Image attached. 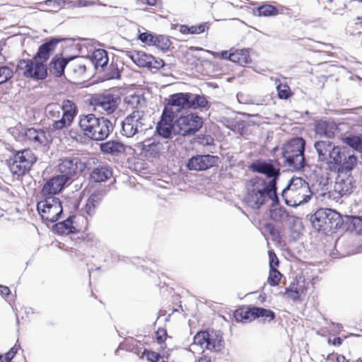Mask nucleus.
Segmentation results:
<instances>
[{
    "label": "nucleus",
    "mask_w": 362,
    "mask_h": 362,
    "mask_svg": "<svg viewBox=\"0 0 362 362\" xmlns=\"http://www.w3.org/2000/svg\"><path fill=\"white\" fill-rule=\"evenodd\" d=\"M250 169L270 178L267 182L262 177H255L246 183L244 201L250 208L259 209L276 197V180L279 175V170L272 160H257L252 163Z\"/></svg>",
    "instance_id": "nucleus-1"
},
{
    "label": "nucleus",
    "mask_w": 362,
    "mask_h": 362,
    "mask_svg": "<svg viewBox=\"0 0 362 362\" xmlns=\"http://www.w3.org/2000/svg\"><path fill=\"white\" fill-rule=\"evenodd\" d=\"M170 127L167 132L162 129L160 126V121L156 125V132L165 139H172L173 135H181L183 136L195 134L203 124L202 119L195 113H189L175 118L170 122Z\"/></svg>",
    "instance_id": "nucleus-2"
},
{
    "label": "nucleus",
    "mask_w": 362,
    "mask_h": 362,
    "mask_svg": "<svg viewBox=\"0 0 362 362\" xmlns=\"http://www.w3.org/2000/svg\"><path fill=\"white\" fill-rule=\"evenodd\" d=\"M45 112L48 119L52 121V129L62 130L72 124L78 110L73 101L64 100L62 105L57 103L47 105Z\"/></svg>",
    "instance_id": "nucleus-3"
},
{
    "label": "nucleus",
    "mask_w": 362,
    "mask_h": 362,
    "mask_svg": "<svg viewBox=\"0 0 362 362\" xmlns=\"http://www.w3.org/2000/svg\"><path fill=\"white\" fill-rule=\"evenodd\" d=\"M78 126L86 137L94 141L105 140L113 130V125L109 119L98 117L93 114L81 115Z\"/></svg>",
    "instance_id": "nucleus-4"
},
{
    "label": "nucleus",
    "mask_w": 362,
    "mask_h": 362,
    "mask_svg": "<svg viewBox=\"0 0 362 362\" xmlns=\"http://www.w3.org/2000/svg\"><path fill=\"white\" fill-rule=\"evenodd\" d=\"M317 153L318 159L325 162L330 170H336L343 158L350 151V148L345 146H337L330 141H319L314 144Z\"/></svg>",
    "instance_id": "nucleus-5"
},
{
    "label": "nucleus",
    "mask_w": 362,
    "mask_h": 362,
    "mask_svg": "<svg viewBox=\"0 0 362 362\" xmlns=\"http://www.w3.org/2000/svg\"><path fill=\"white\" fill-rule=\"evenodd\" d=\"M311 195L308 183L301 177H293L282 192V197L286 204L293 207L308 202Z\"/></svg>",
    "instance_id": "nucleus-6"
},
{
    "label": "nucleus",
    "mask_w": 362,
    "mask_h": 362,
    "mask_svg": "<svg viewBox=\"0 0 362 362\" xmlns=\"http://www.w3.org/2000/svg\"><path fill=\"white\" fill-rule=\"evenodd\" d=\"M190 93H176L170 96L165 106L160 119V126L162 129L167 132L170 127V122L177 117L178 113L182 109L189 108Z\"/></svg>",
    "instance_id": "nucleus-7"
},
{
    "label": "nucleus",
    "mask_w": 362,
    "mask_h": 362,
    "mask_svg": "<svg viewBox=\"0 0 362 362\" xmlns=\"http://www.w3.org/2000/svg\"><path fill=\"white\" fill-rule=\"evenodd\" d=\"M305 141L299 137L287 142L283 147L285 165L291 170H299L305 165L304 148Z\"/></svg>",
    "instance_id": "nucleus-8"
},
{
    "label": "nucleus",
    "mask_w": 362,
    "mask_h": 362,
    "mask_svg": "<svg viewBox=\"0 0 362 362\" xmlns=\"http://www.w3.org/2000/svg\"><path fill=\"white\" fill-rule=\"evenodd\" d=\"M223 346L222 335L218 332H199L194 337L193 343L190 347L192 351H218Z\"/></svg>",
    "instance_id": "nucleus-9"
},
{
    "label": "nucleus",
    "mask_w": 362,
    "mask_h": 362,
    "mask_svg": "<svg viewBox=\"0 0 362 362\" xmlns=\"http://www.w3.org/2000/svg\"><path fill=\"white\" fill-rule=\"evenodd\" d=\"M147 122L148 118L143 111H133L122 122V134L127 137H132L148 129Z\"/></svg>",
    "instance_id": "nucleus-10"
},
{
    "label": "nucleus",
    "mask_w": 362,
    "mask_h": 362,
    "mask_svg": "<svg viewBox=\"0 0 362 362\" xmlns=\"http://www.w3.org/2000/svg\"><path fill=\"white\" fill-rule=\"evenodd\" d=\"M37 211L42 218L49 222H55L62 214V203L58 197L49 196L37 203Z\"/></svg>",
    "instance_id": "nucleus-11"
},
{
    "label": "nucleus",
    "mask_w": 362,
    "mask_h": 362,
    "mask_svg": "<svg viewBox=\"0 0 362 362\" xmlns=\"http://www.w3.org/2000/svg\"><path fill=\"white\" fill-rule=\"evenodd\" d=\"M35 161L36 157L31 150L25 149L18 151L9 163L10 171L13 175H23L30 169Z\"/></svg>",
    "instance_id": "nucleus-12"
},
{
    "label": "nucleus",
    "mask_w": 362,
    "mask_h": 362,
    "mask_svg": "<svg viewBox=\"0 0 362 362\" xmlns=\"http://www.w3.org/2000/svg\"><path fill=\"white\" fill-rule=\"evenodd\" d=\"M18 69L26 78L39 80L45 78L47 75V66L37 58L20 61Z\"/></svg>",
    "instance_id": "nucleus-13"
},
{
    "label": "nucleus",
    "mask_w": 362,
    "mask_h": 362,
    "mask_svg": "<svg viewBox=\"0 0 362 362\" xmlns=\"http://www.w3.org/2000/svg\"><path fill=\"white\" fill-rule=\"evenodd\" d=\"M354 187V180L351 175L338 174L333 189L329 192V197L338 202L341 197L350 195Z\"/></svg>",
    "instance_id": "nucleus-14"
},
{
    "label": "nucleus",
    "mask_w": 362,
    "mask_h": 362,
    "mask_svg": "<svg viewBox=\"0 0 362 362\" xmlns=\"http://www.w3.org/2000/svg\"><path fill=\"white\" fill-rule=\"evenodd\" d=\"M172 146V143L151 142L149 140L136 143L134 151H139L140 154L147 158H159L166 149Z\"/></svg>",
    "instance_id": "nucleus-15"
},
{
    "label": "nucleus",
    "mask_w": 362,
    "mask_h": 362,
    "mask_svg": "<svg viewBox=\"0 0 362 362\" xmlns=\"http://www.w3.org/2000/svg\"><path fill=\"white\" fill-rule=\"evenodd\" d=\"M234 317L237 322L243 323L250 322L257 317H262L270 321L274 319V313L269 310L253 307L236 310L234 313Z\"/></svg>",
    "instance_id": "nucleus-16"
},
{
    "label": "nucleus",
    "mask_w": 362,
    "mask_h": 362,
    "mask_svg": "<svg viewBox=\"0 0 362 362\" xmlns=\"http://www.w3.org/2000/svg\"><path fill=\"white\" fill-rule=\"evenodd\" d=\"M339 214L329 209H318L313 215V226L317 230L327 231L333 228Z\"/></svg>",
    "instance_id": "nucleus-17"
},
{
    "label": "nucleus",
    "mask_w": 362,
    "mask_h": 362,
    "mask_svg": "<svg viewBox=\"0 0 362 362\" xmlns=\"http://www.w3.org/2000/svg\"><path fill=\"white\" fill-rule=\"evenodd\" d=\"M86 168L85 163L82 162L78 157H67L61 160L58 165L60 176L66 178L68 181L72 176L81 173Z\"/></svg>",
    "instance_id": "nucleus-18"
},
{
    "label": "nucleus",
    "mask_w": 362,
    "mask_h": 362,
    "mask_svg": "<svg viewBox=\"0 0 362 362\" xmlns=\"http://www.w3.org/2000/svg\"><path fill=\"white\" fill-rule=\"evenodd\" d=\"M132 62L140 67L159 69L164 66V62L160 59H156L151 54L142 51H134L129 55Z\"/></svg>",
    "instance_id": "nucleus-19"
},
{
    "label": "nucleus",
    "mask_w": 362,
    "mask_h": 362,
    "mask_svg": "<svg viewBox=\"0 0 362 362\" xmlns=\"http://www.w3.org/2000/svg\"><path fill=\"white\" fill-rule=\"evenodd\" d=\"M218 160L217 156L211 155H198L193 156L187 163V168L190 170L201 171L215 166Z\"/></svg>",
    "instance_id": "nucleus-20"
},
{
    "label": "nucleus",
    "mask_w": 362,
    "mask_h": 362,
    "mask_svg": "<svg viewBox=\"0 0 362 362\" xmlns=\"http://www.w3.org/2000/svg\"><path fill=\"white\" fill-rule=\"evenodd\" d=\"M67 181L63 176L57 175L47 180L41 190V194L47 197L59 193Z\"/></svg>",
    "instance_id": "nucleus-21"
},
{
    "label": "nucleus",
    "mask_w": 362,
    "mask_h": 362,
    "mask_svg": "<svg viewBox=\"0 0 362 362\" xmlns=\"http://www.w3.org/2000/svg\"><path fill=\"white\" fill-rule=\"evenodd\" d=\"M118 98L112 95L107 94L100 96L95 104V107L102 113L110 115L117 107Z\"/></svg>",
    "instance_id": "nucleus-22"
},
{
    "label": "nucleus",
    "mask_w": 362,
    "mask_h": 362,
    "mask_svg": "<svg viewBox=\"0 0 362 362\" xmlns=\"http://www.w3.org/2000/svg\"><path fill=\"white\" fill-rule=\"evenodd\" d=\"M25 136L35 146H47L52 141L50 134L42 129L30 128L25 132Z\"/></svg>",
    "instance_id": "nucleus-23"
},
{
    "label": "nucleus",
    "mask_w": 362,
    "mask_h": 362,
    "mask_svg": "<svg viewBox=\"0 0 362 362\" xmlns=\"http://www.w3.org/2000/svg\"><path fill=\"white\" fill-rule=\"evenodd\" d=\"M307 290L305 279L302 277L296 278L286 288L285 295L293 300L298 299Z\"/></svg>",
    "instance_id": "nucleus-24"
},
{
    "label": "nucleus",
    "mask_w": 362,
    "mask_h": 362,
    "mask_svg": "<svg viewBox=\"0 0 362 362\" xmlns=\"http://www.w3.org/2000/svg\"><path fill=\"white\" fill-rule=\"evenodd\" d=\"M352 151L350 149L346 156L343 158V160L340 162L339 166L333 171L337 172L338 174L350 175L349 173L356 167L358 162L357 157Z\"/></svg>",
    "instance_id": "nucleus-25"
},
{
    "label": "nucleus",
    "mask_w": 362,
    "mask_h": 362,
    "mask_svg": "<svg viewBox=\"0 0 362 362\" xmlns=\"http://www.w3.org/2000/svg\"><path fill=\"white\" fill-rule=\"evenodd\" d=\"M337 129V124L333 120L321 119L315 124L316 134L328 138L333 137Z\"/></svg>",
    "instance_id": "nucleus-26"
},
{
    "label": "nucleus",
    "mask_w": 362,
    "mask_h": 362,
    "mask_svg": "<svg viewBox=\"0 0 362 362\" xmlns=\"http://www.w3.org/2000/svg\"><path fill=\"white\" fill-rule=\"evenodd\" d=\"M104 194L103 192H95L87 199L83 209L85 213L92 216L95 214L97 207L99 206Z\"/></svg>",
    "instance_id": "nucleus-27"
},
{
    "label": "nucleus",
    "mask_w": 362,
    "mask_h": 362,
    "mask_svg": "<svg viewBox=\"0 0 362 362\" xmlns=\"http://www.w3.org/2000/svg\"><path fill=\"white\" fill-rule=\"evenodd\" d=\"M112 175V169L107 165H101L95 168L90 173V180L94 182H105Z\"/></svg>",
    "instance_id": "nucleus-28"
},
{
    "label": "nucleus",
    "mask_w": 362,
    "mask_h": 362,
    "mask_svg": "<svg viewBox=\"0 0 362 362\" xmlns=\"http://www.w3.org/2000/svg\"><path fill=\"white\" fill-rule=\"evenodd\" d=\"M69 60L59 56H55L49 64V71L56 77H60L64 71V68Z\"/></svg>",
    "instance_id": "nucleus-29"
},
{
    "label": "nucleus",
    "mask_w": 362,
    "mask_h": 362,
    "mask_svg": "<svg viewBox=\"0 0 362 362\" xmlns=\"http://www.w3.org/2000/svg\"><path fill=\"white\" fill-rule=\"evenodd\" d=\"M228 59L241 66H246L251 62V59L247 49L235 50L229 54Z\"/></svg>",
    "instance_id": "nucleus-30"
},
{
    "label": "nucleus",
    "mask_w": 362,
    "mask_h": 362,
    "mask_svg": "<svg viewBox=\"0 0 362 362\" xmlns=\"http://www.w3.org/2000/svg\"><path fill=\"white\" fill-rule=\"evenodd\" d=\"M108 57L105 50L97 49L93 52L92 55V62L96 69H103L108 63Z\"/></svg>",
    "instance_id": "nucleus-31"
},
{
    "label": "nucleus",
    "mask_w": 362,
    "mask_h": 362,
    "mask_svg": "<svg viewBox=\"0 0 362 362\" xmlns=\"http://www.w3.org/2000/svg\"><path fill=\"white\" fill-rule=\"evenodd\" d=\"M100 149L103 152L110 154H117L124 151V145L115 141H110L102 144Z\"/></svg>",
    "instance_id": "nucleus-32"
},
{
    "label": "nucleus",
    "mask_w": 362,
    "mask_h": 362,
    "mask_svg": "<svg viewBox=\"0 0 362 362\" xmlns=\"http://www.w3.org/2000/svg\"><path fill=\"white\" fill-rule=\"evenodd\" d=\"M56 43L57 42H49L41 45L37 54L33 58H37L38 61H42L45 64V62L49 59Z\"/></svg>",
    "instance_id": "nucleus-33"
},
{
    "label": "nucleus",
    "mask_w": 362,
    "mask_h": 362,
    "mask_svg": "<svg viewBox=\"0 0 362 362\" xmlns=\"http://www.w3.org/2000/svg\"><path fill=\"white\" fill-rule=\"evenodd\" d=\"M208 100L204 95H194L189 99V108H204L208 106Z\"/></svg>",
    "instance_id": "nucleus-34"
},
{
    "label": "nucleus",
    "mask_w": 362,
    "mask_h": 362,
    "mask_svg": "<svg viewBox=\"0 0 362 362\" xmlns=\"http://www.w3.org/2000/svg\"><path fill=\"white\" fill-rule=\"evenodd\" d=\"M288 222L290 225L291 230L297 235H299L303 231V225L301 218L295 216H289Z\"/></svg>",
    "instance_id": "nucleus-35"
},
{
    "label": "nucleus",
    "mask_w": 362,
    "mask_h": 362,
    "mask_svg": "<svg viewBox=\"0 0 362 362\" xmlns=\"http://www.w3.org/2000/svg\"><path fill=\"white\" fill-rule=\"evenodd\" d=\"M171 42L168 37L165 35H155L153 46L161 50H167L170 47Z\"/></svg>",
    "instance_id": "nucleus-36"
},
{
    "label": "nucleus",
    "mask_w": 362,
    "mask_h": 362,
    "mask_svg": "<svg viewBox=\"0 0 362 362\" xmlns=\"http://www.w3.org/2000/svg\"><path fill=\"white\" fill-rule=\"evenodd\" d=\"M56 230L61 233H70L75 230L70 218L55 225Z\"/></svg>",
    "instance_id": "nucleus-37"
},
{
    "label": "nucleus",
    "mask_w": 362,
    "mask_h": 362,
    "mask_svg": "<svg viewBox=\"0 0 362 362\" xmlns=\"http://www.w3.org/2000/svg\"><path fill=\"white\" fill-rule=\"evenodd\" d=\"M278 14V9L270 4H264L258 8V15L259 16H272Z\"/></svg>",
    "instance_id": "nucleus-38"
},
{
    "label": "nucleus",
    "mask_w": 362,
    "mask_h": 362,
    "mask_svg": "<svg viewBox=\"0 0 362 362\" xmlns=\"http://www.w3.org/2000/svg\"><path fill=\"white\" fill-rule=\"evenodd\" d=\"M282 277V274L276 269H270L267 282L270 286H277Z\"/></svg>",
    "instance_id": "nucleus-39"
},
{
    "label": "nucleus",
    "mask_w": 362,
    "mask_h": 362,
    "mask_svg": "<svg viewBox=\"0 0 362 362\" xmlns=\"http://www.w3.org/2000/svg\"><path fill=\"white\" fill-rule=\"evenodd\" d=\"M13 76L11 69L6 66H0V84L6 83Z\"/></svg>",
    "instance_id": "nucleus-40"
},
{
    "label": "nucleus",
    "mask_w": 362,
    "mask_h": 362,
    "mask_svg": "<svg viewBox=\"0 0 362 362\" xmlns=\"http://www.w3.org/2000/svg\"><path fill=\"white\" fill-rule=\"evenodd\" d=\"M45 5L49 8V12H57L62 8L64 1L62 0H47L45 1Z\"/></svg>",
    "instance_id": "nucleus-41"
},
{
    "label": "nucleus",
    "mask_w": 362,
    "mask_h": 362,
    "mask_svg": "<svg viewBox=\"0 0 362 362\" xmlns=\"http://www.w3.org/2000/svg\"><path fill=\"white\" fill-rule=\"evenodd\" d=\"M124 101L130 107L134 108L140 105L144 100L138 95H129L124 98Z\"/></svg>",
    "instance_id": "nucleus-42"
},
{
    "label": "nucleus",
    "mask_w": 362,
    "mask_h": 362,
    "mask_svg": "<svg viewBox=\"0 0 362 362\" xmlns=\"http://www.w3.org/2000/svg\"><path fill=\"white\" fill-rule=\"evenodd\" d=\"M167 332L164 329H159L156 332V338L157 342L160 345V349H164L166 348V344H165V340L167 339Z\"/></svg>",
    "instance_id": "nucleus-43"
},
{
    "label": "nucleus",
    "mask_w": 362,
    "mask_h": 362,
    "mask_svg": "<svg viewBox=\"0 0 362 362\" xmlns=\"http://www.w3.org/2000/svg\"><path fill=\"white\" fill-rule=\"evenodd\" d=\"M278 95L281 99H287L290 95V88L286 84H279L276 87Z\"/></svg>",
    "instance_id": "nucleus-44"
},
{
    "label": "nucleus",
    "mask_w": 362,
    "mask_h": 362,
    "mask_svg": "<svg viewBox=\"0 0 362 362\" xmlns=\"http://www.w3.org/2000/svg\"><path fill=\"white\" fill-rule=\"evenodd\" d=\"M155 35H152L150 33L145 32L141 33L139 35V40L148 45H153V40Z\"/></svg>",
    "instance_id": "nucleus-45"
},
{
    "label": "nucleus",
    "mask_w": 362,
    "mask_h": 362,
    "mask_svg": "<svg viewBox=\"0 0 362 362\" xmlns=\"http://www.w3.org/2000/svg\"><path fill=\"white\" fill-rule=\"evenodd\" d=\"M82 61L83 59H78L73 63L74 71L78 74H83L86 70V66Z\"/></svg>",
    "instance_id": "nucleus-46"
},
{
    "label": "nucleus",
    "mask_w": 362,
    "mask_h": 362,
    "mask_svg": "<svg viewBox=\"0 0 362 362\" xmlns=\"http://www.w3.org/2000/svg\"><path fill=\"white\" fill-rule=\"evenodd\" d=\"M16 354V350L15 347L11 348V350L6 353L4 355L0 356V362H10Z\"/></svg>",
    "instance_id": "nucleus-47"
},
{
    "label": "nucleus",
    "mask_w": 362,
    "mask_h": 362,
    "mask_svg": "<svg viewBox=\"0 0 362 362\" xmlns=\"http://www.w3.org/2000/svg\"><path fill=\"white\" fill-rule=\"evenodd\" d=\"M98 0H77L74 4L76 7H87L95 5Z\"/></svg>",
    "instance_id": "nucleus-48"
},
{
    "label": "nucleus",
    "mask_w": 362,
    "mask_h": 362,
    "mask_svg": "<svg viewBox=\"0 0 362 362\" xmlns=\"http://www.w3.org/2000/svg\"><path fill=\"white\" fill-rule=\"evenodd\" d=\"M145 354L147 360L150 362H163L160 355L154 351H147Z\"/></svg>",
    "instance_id": "nucleus-49"
},
{
    "label": "nucleus",
    "mask_w": 362,
    "mask_h": 362,
    "mask_svg": "<svg viewBox=\"0 0 362 362\" xmlns=\"http://www.w3.org/2000/svg\"><path fill=\"white\" fill-rule=\"evenodd\" d=\"M269 257L270 269H276V267L279 266V259L276 254L272 251H269Z\"/></svg>",
    "instance_id": "nucleus-50"
},
{
    "label": "nucleus",
    "mask_w": 362,
    "mask_h": 362,
    "mask_svg": "<svg viewBox=\"0 0 362 362\" xmlns=\"http://www.w3.org/2000/svg\"><path fill=\"white\" fill-rule=\"evenodd\" d=\"M206 25L201 24L199 25H193L189 27V32L191 34H200L204 32Z\"/></svg>",
    "instance_id": "nucleus-51"
},
{
    "label": "nucleus",
    "mask_w": 362,
    "mask_h": 362,
    "mask_svg": "<svg viewBox=\"0 0 362 362\" xmlns=\"http://www.w3.org/2000/svg\"><path fill=\"white\" fill-rule=\"evenodd\" d=\"M10 293V289L7 286L0 285V294L2 296H8Z\"/></svg>",
    "instance_id": "nucleus-52"
},
{
    "label": "nucleus",
    "mask_w": 362,
    "mask_h": 362,
    "mask_svg": "<svg viewBox=\"0 0 362 362\" xmlns=\"http://www.w3.org/2000/svg\"><path fill=\"white\" fill-rule=\"evenodd\" d=\"M354 225L359 227V230H362V218H354Z\"/></svg>",
    "instance_id": "nucleus-53"
},
{
    "label": "nucleus",
    "mask_w": 362,
    "mask_h": 362,
    "mask_svg": "<svg viewBox=\"0 0 362 362\" xmlns=\"http://www.w3.org/2000/svg\"><path fill=\"white\" fill-rule=\"evenodd\" d=\"M180 31L184 34L190 33L189 27L187 25H182L180 28Z\"/></svg>",
    "instance_id": "nucleus-54"
},
{
    "label": "nucleus",
    "mask_w": 362,
    "mask_h": 362,
    "mask_svg": "<svg viewBox=\"0 0 362 362\" xmlns=\"http://www.w3.org/2000/svg\"><path fill=\"white\" fill-rule=\"evenodd\" d=\"M337 362H349V361L343 355H339L337 357Z\"/></svg>",
    "instance_id": "nucleus-55"
},
{
    "label": "nucleus",
    "mask_w": 362,
    "mask_h": 362,
    "mask_svg": "<svg viewBox=\"0 0 362 362\" xmlns=\"http://www.w3.org/2000/svg\"><path fill=\"white\" fill-rule=\"evenodd\" d=\"M342 343V340L339 337H335L333 340L334 345H340Z\"/></svg>",
    "instance_id": "nucleus-56"
},
{
    "label": "nucleus",
    "mask_w": 362,
    "mask_h": 362,
    "mask_svg": "<svg viewBox=\"0 0 362 362\" xmlns=\"http://www.w3.org/2000/svg\"><path fill=\"white\" fill-rule=\"evenodd\" d=\"M198 362H211L210 358L207 356L202 357L199 359Z\"/></svg>",
    "instance_id": "nucleus-57"
},
{
    "label": "nucleus",
    "mask_w": 362,
    "mask_h": 362,
    "mask_svg": "<svg viewBox=\"0 0 362 362\" xmlns=\"http://www.w3.org/2000/svg\"><path fill=\"white\" fill-rule=\"evenodd\" d=\"M157 0H146V4L149 6H155Z\"/></svg>",
    "instance_id": "nucleus-58"
},
{
    "label": "nucleus",
    "mask_w": 362,
    "mask_h": 362,
    "mask_svg": "<svg viewBox=\"0 0 362 362\" xmlns=\"http://www.w3.org/2000/svg\"><path fill=\"white\" fill-rule=\"evenodd\" d=\"M229 54L227 51H223L221 53L222 57L226 59H228Z\"/></svg>",
    "instance_id": "nucleus-59"
},
{
    "label": "nucleus",
    "mask_w": 362,
    "mask_h": 362,
    "mask_svg": "<svg viewBox=\"0 0 362 362\" xmlns=\"http://www.w3.org/2000/svg\"><path fill=\"white\" fill-rule=\"evenodd\" d=\"M242 97H243V94H241V93H238L237 94V98H238V100H239L240 103H243L242 101V99H241Z\"/></svg>",
    "instance_id": "nucleus-60"
}]
</instances>
